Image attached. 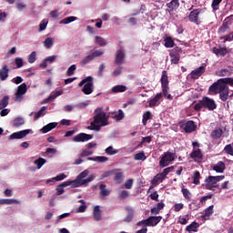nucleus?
Instances as JSON below:
<instances>
[{
    "instance_id": "nucleus-51",
    "label": "nucleus",
    "mask_w": 233,
    "mask_h": 233,
    "mask_svg": "<svg viewBox=\"0 0 233 233\" xmlns=\"http://www.w3.org/2000/svg\"><path fill=\"white\" fill-rule=\"evenodd\" d=\"M113 119H116V121H121V120L125 119V113H123V110L119 109L118 114L115 115L113 116Z\"/></svg>"
},
{
    "instance_id": "nucleus-19",
    "label": "nucleus",
    "mask_w": 233,
    "mask_h": 233,
    "mask_svg": "<svg viewBox=\"0 0 233 233\" xmlns=\"http://www.w3.org/2000/svg\"><path fill=\"white\" fill-rule=\"evenodd\" d=\"M218 94L221 101L225 103L228 99V94H229L228 86H227V85H224L223 87H220Z\"/></svg>"
},
{
    "instance_id": "nucleus-45",
    "label": "nucleus",
    "mask_w": 233,
    "mask_h": 233,
    "mask_svg": "<svg viewBox=\"0 0 233 233\" xmlns=\"http://www.w3.org/2000/svg\"><path fill=\"white\" fill-rule=\"evenodd\" d=\"M44 46H46V48H52V46H54V38H46V40L44 41Z\"/></svg>"
},
{
    "instance_id": "nucleus-50",
    "label": "nucleus",
    "mask_w": 233,
    "mask_h": 233,
    "mask_svg": "<svg viewBox=\"0 0 233 233\" xmlns=\"http://www.w3.org/2000/svg\"><path fill=\"white\" fill-rule=\"evenodd\" d=\"M45 163H46V159L43 157H39L38 159L34 161V165H36L38 169L41 168L43 165H45Z\"/></svg>"
},
{
    "instance_id": "nucleus-56",
    "label": "nucleus",
    "mask_w": 233,
    "mask_h": 233,
    "mask_svg": "<svg viewBox=\"0 0 233 233\" xmlns=\"http://www.w3.org/2000/svg\"><path fill=\"white\" fill-rule=\"evenodd\" d=\"M201 177V174L199 171H196L193 176V183L194 185H199V179Z\"/></svg>"
},
{
    "instance_id": "nucleus-8",
    "label": "nucleus",
    "mask_w": 233,
    "mask_h": 233,
    "mask_svg": "<svg viewBox=\"0 0 233 233\" xmlns=\"http://www.w3.org/2000/svg\"><path fill=\"white\" fill-rule=\"evenodd\" d=\"M94 138V135H88L86 133H79L78 135L73 137L75 143H85L86 141H90Z\"/></svg>"
},
{
    "instance_id": "nucleus-13",
    "label": "nucleus",
    "mask_w": 233,
    "mask_h": 233,
    "mask_svg": "<svg viewBox=\"0 0 233 233\" xmlns=\"http://www.w3.org/2000/svg\"><path fill=\"white\" fill-rule=\"evenodd\" d=\"M161 219H163V217L161 216H151L147 218V227H157V225L161 223Z\"/></svg>"
},
{
    "instance_id": "nucleus-63",
    "label": "nucleus",
    "mask_w": 233,
    "mask_h": 233,
    "mask_svg": "<svg viewBox=\"0 0 233 233\" xmlns=\"http://www.w3.org/2000/svg\"><path fill=\"white\" fill-rule=\"evenodd\" d=\"M185 199H190V191H188V189L183 187L181 190Z\"/></svg>"
},
{
    "instance_id": "nucleus-22",
    "label": "nucleus",
    "mask_w": 233,
    "mask_h": 233,
    "mask_svg": "<svg viewBox=\"0 0 233 233\" xmlns=\"http://www.w3.org/2000/svg\"><path fill=\"white\" fill-rule=\"evenodd\" d=\"M10 73V68L8 66L5 65L0 69V79L1 81H6L8 79V74Z\"/></svg>"
},
{
    "instance_id": "nucleus-36",
    "label": "nucleus",
    "mask_w": 233,
    "mask_h": 233,
    "mask_svg": "<svg viewBox=\"0 0 233 233\" xmlns=\"http://www.w3.org/2000/svg\"><path fill=\"white\" fill-rule=\"evenodd\" d=\"M112 92L114 94H117L119 92H127V86H124V85L115 86L112 88Z\"/></svg>"
},
{
    "instance_id": "nucleus-31",
    "label": "nucleus",
    "mask_w": 233,
    "mask_h": 233,
    "mask_svg": "<svg viewBox=\"0 0 233 233\" xmlns=\"http://www.w3.org/2000/svg\"><path fill=\"white\" fill-rule=\"evenodd\" d=\"M221 136H223V129H221V128H216L210 134V137L213 139H219L221 137Z\"/></svg>"
},
{
    "instance_id": "nucleus-18",
    "label": "nucleus",
    "mask_w": 233,
    "mask_h": 233,
    "mask_svg": "<svg viewBox=\"0 0 233 233\" xmlns=\"http://www.w3.org/2000/svg\"><path fill=\"white\" fill-rule=\"evenodd\" d=\"M225 179V175H220V176H209L208 178H206V183H211V185L218 186V183L219 181H223Z\"/></svg>"
},
{
    "instance_id": "nucleus-3",
    "label": "nucleus",
    "mask_w": 233,
    "mask_h": 233,
    "mask_svg": "<svg viewBox=\"0 0 233 233\" xmlns=\"http://www.w3.org/2000/svg\"><path fill=\"white\" fill-rule=\"evenodd\" d=\"M78 86H84L82 88L83 94H85L86 96H90V94L94 92V77L86 76L79 82Z\"/></svg>"
},
{
    "instance_id": "nucleus-59",
    "label": "nucleus",
    "mask_w": 233,
    "mask_h": 233,
    "mask_svg": "<svg viewBox=\"0 0 233 233\" xmlns=\"http://www.w3.org/2000/svg\"><path fill=\"white\" fill-rule=\"evenodd\" d=\"M94 154V151L90 149H85L81 154L80 157H88V156H92Z\"/></svg>"
},
{
    "instance_id": "nucleus-16",
    "label": "nucleus",
    "mask_w": 233,
    "mask_h": 233,
    "mask_svg": "<svg viewBox=\"0 0 233 233\" xmlns=\"http://www.w3.org/2000/svg\"><path fill=\"white\" fill-rule=\"evenodd\" d=\"M207 70V67L205 66H201L198 67L197 69L193 70L190 73L191 79H199L201 77L202 74H205Z\"/></svg>"
},
{
    "instance_id": "nucleus-58",
    "label": "nucleus",
    "mask_w": 233,
    "mask_h": 233,
    "mask_svg": "<svg viewBox=\"0 0 233 233\" xmlns=\"http://www.w3.org/2000/svg\"><path fill=\"white\" fill-rule=\"evenodd\" d=\"M89 171L87 169L84 170L82 173H80L76 179L75 181H79L81 179H85V177H86V176H88Z\"/></svg>"
},
{
    "instance_id": "nucleus-20",
    "label": "nucleus",
    "mask_w": 233,
    "mask_h": 233,
    "mask_svg": "<svg viewBox=\"0 0 233 233\" xmlns=\"http://www.w3.org/2000/svg\"><path fill=\"white\" fill-rule=\"evenodd\" d=\"M70 185L73 186L72 180H67L58 185L56 187V196H61L62 194H65V187H70Z\"/></svg>"
},
{
    "instance_id": "nucleus-17",
    "label": "nucleus",
    "mask_w": 233,
    "mask_h": 233,
    "mask_svg": "<svg viewBox=\"0 0 233 233\" xmlns=\"http://www.w3.org/2000/svg\"><path fill=\"white\" fill-rule=\"evenodd\" d=\"M160 83L162 89H164L165 92H167V90H170V87H168V74L165 70L162 71Z\"/></svg>"
},
{
    "instance_id": "nucleus-4",
    "label": "nucleus",
    "mask_w": 233,
    "mask_h": 233,
    "mask_svg": "<svg viewBox=\"0 0 233 233\" xmlns=\"http://www.w3.org/2000/svg\"><path fill=\"white\" fill-rule=\"evenodd\" d=\"M176 159V157L171 152H166L163 154L162 157L160 158L159 165L164 168V167H168L172 161Z\"/></svg>"
},
{
    "instance_id": "nucleus-27",
    "label": "nucleus",
    "mask_w": 233,
    "mask_h": 233,
    "mask_svg": "<svg viewBox=\"0 0 233 233\" xmlns=\"http://www.w3.org/2000/svg\"><path fill=\"white\" fill-rule=\"evenodd\" d=\"M205 213L201 216L202 219H208L214 214V205L209 206L205 209Z\"/></svg>"
},
{
    "instance_id": "nucleus-53",
    "label": "nucleus",
    "mask_w": 233,
    "mask_h": 233,
    "mask_svg": "<svg viewBox=\"0 0 233 233\" xmlns=\"http://www.w3.org/2000/svg\"><path fill=\"white\" fill-rule=\"evenodd\" d=\"M37 59V52L33 51L29 56H28V63H35V60Z\"/></svg>"
},
{
    "instance_id": "nucleus-49",
    "label": "nucleus",
    "mask_w": 233,
    "mask_h": 233,
    "mask_svg": "<svg viewBox=\"0 0 233 233\" xmlns=\"http://www.w3.org/2000/svg\"><path fill=\"white\" fill-rule=\"evenodd\" d=\"M95 43L96 45H99V46H106V40L101 36H96V41Z\"/></svg>"
},
{
    "instance_id": "nucleus-5",
    "label": "nucleus",
    "mask_w": 233,
    "mask_h": 233,
    "mask_svg": "<svg viewBox=\"0 0 233 233\" xmlns=\"http://www.w3.org/2000/svg\"><path fill=\"white\" fill-rule=\"evenodd\" d=\"M199 14H201L200 8L194 9L188 15V21H190V23H194V25H197L198 26H199V25H201V20L199 19Z\"/></svg>"
},
{
    "instance_id": "nucleus-48",
    "label": "nucleus",
    "mask_w": 233,
    "mask_h": 233,
    "mask_svg": "<svg viewBox=\"0 0 233 233\" xmlns=\"http://www.w3.org/2000/svg\"><path fill=\"white\" fill-rule=\"evenodd\" d=\"M45 110H46V106H42L41 109L38 112H35L34 115V120L37 121V119H39V117H41L42 116H44V112Z\"/></svg>"
},
{
    "instance_id": "nucleus-44",
    "label": "nucleus",
    "mask_w": 233,
    "mask_h": 233,
    "mask_svg": "<svg viewBox=\"0 0 233 233\" xmlns=\"http://www.w3.org/2000/svg\"><path fill=\"white\" fill-rule=\"evenodd\" d=\"M90 61H94L92 55H88L86 57H84L80 61V65H81V66H85V65H88V63H90Z\"/></svg>"
},
{
    "instance_id": "nucleus-25",
    "label": "nucleus",
    "mask_w": 233,
    "mask_h": 233,
    "mask_svg": "<svg viewBox=\"0 0 233 233\" xmlns=\"http://www.w3.org/2000/svg\"><path fill=\"white\" fill-rule=\"evenodd\" d=\"M56 127H57L56 122L49 123L41 128V132H42V134H48V132H50V130H54V128H56Z\"/></svg>"
},
{
    "instance_id": "nucleus-6",
    "label": "nucleus",
    "mask_w": 233,
    "mask_h": 233,
    "mask_svg": "<svg viewBox=\"0 0 233 233\" xmlns=\"http://www.w3.org/2000/svg\"><path fill=\"white\" fill-rule=\"evenodd\" d=\"M26 90H27V87L25 83H23L18 86L17 91L15 94V101L16 103H21V101H23V97H24L23 96L26 94Z\"/></svg>"
},
{
    "instance_id": "nucleus-39",
    "label": "nucleus",
    "mask_w": 233,
    "mask_h": 233,
    "mask_svg": "<svg viewBox=\"0 0 233 233\" xmlns=\"http://www.w3.org/2000/svg\"><path fill=\"white\" fill-rule=\"evenodd\" d=\"M105 153L107 154V156H116V154L119 153V149H114V147L109 146L105 149Z\"/></svg>"
},
{
    "instance_id": "nucleus-24",
    "label": "nucleus",
    "mask_w": 233,
    "mask_h": 233,
    "mask_svg": "<svg viewBox=\"0 0 233 233\" xmlns=\"http://www.w3.org/2000/svg\"><path fill=\"white\" fill-rule=\"evenodd\" d=\"M169 12H174L179 8V0H171L169 3L167 4Z\"/></svg>"
},
{
    "instance_id": "nucleus-41",
    "label": "nucleus",
    "mask_w": 233,
    "mask_h": 233,
    "mask_svg": "<svg viewBox=\"0 0 233 233\" xmlns=\"http://www.w3.org/2000/svg\"><path fill=\"white\" fill-rule=\"evenodd\" d=\"M114 179L116 183L120 185V183H123V179H125V175L123 174V172L116 173Z\"/></svg>"
},
{
    "instance_id": "nucleus-23",
    "label": "nucleus",
    "mask_w": 233,
    "mask_h": 233,
    "mask_svg": "<svg viewBox=\"0 0 233 233\" xmlns=\"http://www.w3.org/2000/svg\"><path fill=\"white\" fill-rule=\"evenodd\" d=\"M21 202L15 198H1L0 205H19Z\"/></svg>"
},
{
    "instance_id": "nucleus-15",
    "label": "nucleus",
    "mask_w": 233,
    "mask_h": 233,
    "mask_svg": "<svg viewBox=\"0 0 233 233\" xmlns=\"http://www.w3.org/2000/svg\"><path fill=\"white\" fill-rule=\"evenodd\" d=\"M161 101H163V93H157L154 98L149 100L150 108H154V106H159V105H161Z\"/></svg>"
},
{
    "instance_id": "nucleus-7",
    "label": "nucleus",
    "mask_w": 233,
    "mask_h": 233,
    "mask_svg": "<svg viewBox=\"0 0 233 233\" xmlns=\"http://www.w3.org/2000/svg\"><path fill=\"white\" fill-rule=\"evenodd\" d=\"M180 128H183L186 134H192V132H196L198 126L196 125V122H194L193 120H188L187 122L182 124L180 126Z\"/></svg>"
},
{
    "instance_id": "nucleus-47",
    "label": "nucleus",
    "mask_w": 233,
    "mask_h": 233,
    "mask_svg": "<svg viewBox=\"0 0 233 233\" xmlns=\"http://www.w3.org/2000/svg\"><path fill=\"white\" fill-rule=\"evenodd\" d=\"M222 2H223V0H213L212 1L211 8L214 10V12H217V10H219V5H221Z\"/></svg>"
},
{
    "instance_id": "nucleus-30",
    "label": "nucleus",
    "mask_w": 233,
    "mask_h": 233,
    "mask_svg": "<svg viewBox=\"0 0 233 233\" xmlns=\"http://www.w3.org/2000/svg\"><path fill=\"white\" fill-rule=\"evenodd\" d=\"M164 46L166 48H174L176 46V43L174 42V39H172V36H167L164 39Z\"/></svg>"
},
{
    "instance_id": "nucleus-28",
    "label": "nucleus",
    "mask_w": 233,
    "mask_h": 233,
    "mask_svg": "<svg viewBox=\"0 0 233 233\" xmlns=\"http://www.w3.org/2000/svg\"><path fill=\"white\" fill-rule=\"evenodd\" d=\"M93 218L95 221H101V209L99 208V206H96L93 209Z\"/></svg>"
},
{
    "instance_id": "nucleus-64",
    "label": "nucleus",
    "mask_w": 233,
    "mask_h": 233,
    "mask_svg": "<svg viewBox=\"0 0 233 233\" xmlns=\"http://www.w3.org/2000/svg\"><path fill=\"white\" fill-rule=\"evenodd\" d=\"M221 39H224V43H227V41H228V42L233 41V32L221 37Z\"/></svg>"
},
{
    "instance_id": "nucleus-11",
    "label": "nucleus",
    "mask_w": 233,
    "mask_h": 233,
    "mask_svg": "<svg viewBox=\"0 0 233 233\" xmlns=\"http://www.w3.org/2000/svg\"><path fill=\"white\" fill-rule=\"evenodd\" d=\"M96 179L95 176H89L86 179H80V180H71L73 187L76 188L77 187H81L82 185H88V183H92Z\"/></svg>"
},
{
    "instance_id": "nucleus-9",
    "label": "nucleus",
    "mask_w": 233,
    "mask_h": 233,
    "mask_svg": "<svg viewBox=\"0 0 233 233\" xmlns=\"http://www.w3.org/2000/svg\"><path fill=\"white\" fill-rule=\"evenodd\" d=\"M225 84L221 83L220 79H218L217 82L212 84L208 88L209 94H214L215 96L219 94V91L221 90V87H223Z\"/></svg>"
},
{
    "instance_id": "nucleus-42",
    "label": "nucleus",
    "mask_w": 233,
    "mask_h": 233,
    "mask_svg": "<svg viewBox=\"0 0 233 233\" xmlns=\"http://www.w3.org/2000/svg\"><path fill=\"white\" fill-rule=\"evenodd\" d=\"M59 96H63V90H56L48 98L47 101H54V99L59 97Z\"/></svg>"
},
{
    "instance_id": "nucleus-26",
    "label": "nucleus",
    "mask_w": 233,
    "mask_h": 233,
    "mask_svg": "<svg viewBox=\"0 0 233 233\" xmlns=\"http://www.w3.org/2000/svg\"><path fill=\"white\" fill-rule=\"evenodd\" d=\"M225 168L226 167L223 161H218L217 165L213 167V170H215V172H218V174H223V172H225Z\"/></svg>"
},
{
    "instance_id": "nucleus-43",
    "label": "nucleus",
    "mask_w": 233,
    "mask_h": 233,
    "mask_svg": "<svg viewBox=\"0 0 233 233\" xmlns=\"http://www.w3.org/2000/svg\"><path fill=\"white\" fill-rule=\"evenodd\" d=\"M181 54H183V50L179 46H176L171 50L169 53V56H181Z\"/></svg>"
},
{
    "instance_id": "nucleus-38",
    "label": "nucleus",
    "mask_w": 233,
    "mask_h": 233,
    "mask_svg": "<svg viewBox=\"0 0 233 233\" xmlns=\"http://www.w3.org/2000/svg\"><path fill=\"white\" fill-rule=\"evenodd\" d=\"M10 99V96H5L1 100H0V110H3V108H6L8 106V101Z\"/></svg>"
},
{
    "instance_id": "nucleus-2",
    "label": "nucleus",
    "mask_w": 233,
    "mask_h": 233,
    "mask_svg": "<svg viewBox=\"0 0 233 233\" xmlns=\"http://www.w3.org/2000/svg\"><path fill=\"white\" fill-rule=\"evenodd\" d=\"M201 108H207L209 111H212L218 108V105L214 99L208 96H203V98L194 106V110H196V112H200Z\"/></svg>"
},
{
    "instance_id": "nucleus-12",
    "label": "nucleus",
    "mask_w": 233,
    "mask_h": 233,
    "mask_svg": "<svg viewBox=\"0 0 233 233\" xmlns=\"http://www.w3.org/2000/svg\"><path fill=\"white\" fill-rule=\"evenodd\" d=\"M125 61V50L118 49L116 51L115 54V63L118 66H121L123 65V62Z\"/></svg>"
},
{
    "instance_id": "nucleus-54",
    "label": "nucleus",
    "mask_w": 233,
    "mask_h": 233,
    "mask_svg": "<svg viewBox=\"0 0 233 233\" xmlns=\"http://www.w3.org/2000/svg\"><path fill=\"white\" fill-rule=\"evenodd\" d=\"M224 152L229 156H233V143L226 145L224 147Z\"/></svg>"
},
{
    "instance_id": "nucleus-34",
    "label": "nucleus",
    "mask_w": 233,
    "mask_h": 233,
    "mask_svg": "<svg viewBox=\"0 0 233 233\" xmlns=\"http://www.w3.org/2000/svg\"><path fill=\"white\" fill-rule=\"evenodd\" d=\"M25 125V118L18 116L13 120V127L15 128H19V127H23Z\"/></svg>"
},
{
    "instance_id": "nucleus-32",
    "label": "nucleus",
    "mask_w": 233,
    "mask_h": 233,
    "mask_svg": "<svg viewBox=\"0 0 233 233\" xmlns=\"http://www.w3.org/2000/svg\"><path fill=\"white\" fill-rule=\"evenodd\" d=\"M198 227H199V223L194 221L190 225L187 226L186 231L187 232H198Z\"/></svg>"
},
{
    "instance_id": "nucleus-52",
    "label": "nucleus",
    "mask_w": 233,
    "mask_h": 233,
    "mask_svg": "<svg viewBox=\"0 0 233 233\" xmlns=\"http://www.w3.org/2000/svg\"><path fill=\"white\" fill-rule=\"evenodd\" d=\"M87 130H96V132H99L101 130V126L94 123V120L91 122V125L87 127Z\"/></svg>"
},
{
    "instance_id": "nucleus-21",
    "label": "nucleus",
    "mask_w": 233,
    "mask_h": 233,
    "mask_svg": "<svg viewBox=\"0 0 233 233\" xmlns=\"http://www.w3.org/2000/svg\"><path fill=\"white\" fill-rule=\"evenodd\" d=\"M163 181H165V178L161 176V174H157L151 180V187H149V190H152L154 187H157V185H159V183H163Z\"/></svg>"
},
{
    "instance_id": "nucleus-60",
    "label": "nucleus",
    "mask_w": 233,
    "mask_h": 233,
    "mask_svg": "<svg viewBox=\"0 0 233 233\" xmlns=\"http://www.w3.org/2000/svg\"><path fill=\"white\" fill-rule=\"evenodd\" d=\"M123 72V67H121L120 66H118L114 72L112 73V76H114V77H117V76H121V73Z\"/></svg>"
},
{
    "instance_id": "nucleus-10",
    "label": "nucleus",
    "mask_w": 233,
    "mask_h": 233,
    "mask_svg": "<svg viewBox=\"0 0 233 233\" xmlns=\"http://www.w3.org/2000/svg\"><path fill=\"white\" fill-rule=\"evenodd\" d=\"M30 132H32V129H25L22 131L15 132L9 136L8 139H23V137H26Z\"/></svg>"
},
{
    "instance_id": "nucleus-61",
    "label": "nucleus",
    "mask_w": 233,
    "mask_h": 233,
    "mask_svg": "<svg viewBox=\"0 0 233 233\" xmlns=\"http://www.w3.org/2000/svg\"><path fill=\"white\" fill-rule=\"evenodd\" d=\"M15 64L16 66V68H21L23 67L24 62H23V58L21 57H16L15 59Z\"/></svg>"
},
{
    "instance_id": "nucleus-57",
    "label": "nucleus",
    "mask_w": 233,
    "mask_h": 233,
    "mask_svg": "<svg viewBox=\"0 0 233 233\" xmlns=\"http://www.w3.org/2000/svg\"><path fill=\"white\" fill-rule=\"evenodd\" d=\"M169 57L172 65H177V63H179V60L181 59V56H177L174 55H169Z\"/></svg>"
},
{
    "instance_id": "nucleus-29",
    "label": "nucleus",
    "mask_w": 233,
    "mask_h": 233,
    "mask_svg": "<svg viewBox=\"0 0 233 233\" xmlns=\"http://www.w3.org/2000/svg\"><path fill=\"white\" fill-rule=\"evenodd\" d=\"M126 210L127 212V215L124 218V222L130 223V221H132V219H134V209L132 208H127Z\"/></svg>"
},
{
    "instance_id": "nucleus-62",
    "label": "nucleus",
    "mask_w": 233,
    "mask_h": 233,
    "mask_svg": "<svg viewBox=\"0 0 233 233\" xmlns=\"http://www.w3.org/2000/svg\"><path fill=\"white\" fill-rule=\"evenodd\" d=\"M223 23L227 24L228 25H233V15L226 17L223 21Z\"/></svg>"
},
{
    "instance_id": "nucleus-33",
    "label": "nucleus",
    "mask_w": 233,
    "mask_h": 233,
    "mask_svg": "<svg viewBox=\"0 0 233 233\" xmlns=\"http://www.w3.org/2000/svg\"><path fill=\"white\" fill-rule=\"evenodd\" d=\"M227 32H232V28L225 22L222 23V25L218 28V34H227Z\"/></svg>"
},
{
    "instance_id": "nucleus-46",
    "label": "nucleus",
    "mask_w": 233,
    "mask_h": 233,
    "mask_svg": "<svg viewBox=\"0 0 233 233\" xmlns=\"http://www.w3.org/2000/svg\"><path fill=\"white\" fill-rule=\"evenodd\" d=\"M134 159L136 161H145V159H147V156L145 155V152H139L134 156Z\"/></svg>"
},
{
    "instance_id": "nucleus-40",
    "label": "nucleus",
    "mask_w": 233,
    "mask_h": 233,
    "mask_svg": "<svg viewBox=\"0 0 233 233\" xmlns=\"http://www.w3.org/2000/svg\"><path fill=\"white\" fill-rule=\"evenodd\" d=\"M231 75H232V71H230V69H221L217 72V76H218L219 77H225L227 76H231Z\"/></svg>"
},
{
    "instance_id": "nucleus-37",
    "label": "nucleus",
    "mask_w": 233,
    "mask_h": 233,
    "mask_svg": "<svg viewBox=\"0 0 233 233\" xmlns=\"http://www.w3.org/2000/svg\"><path fill=\"white\" fill-rule=\"evenodd\" d=\"M74 21H77V17L76 16H68L64 19H62L59 22V25H69V23H74Z\"/></svg>"
},
{
    "instance_id": "nucleus-55",
    "label": "nucleus",
    "mask_w": 233,
    "mask_h": 233,
    "mask_svg": "<svg viewBox=\"0 0 233 233\" xmlns=\"http://www.w3.org/2000/svg\"><path fill=\"white\" fill-rule=\"evenodd\" d=\"M77 69V66L76 65H72L66 71V76H74L76 74V70Z\"/></svg>"
},
{
    "instance_id": "nucleus-1",
    "label": "nucleus",
    "mask_w": 233,
    "mask_h": 233,
    "mask_svg": "<svg viewBox=\"0 0 233 233\" xmlns=\"http://www.w3.org/2000/svg\"><path fill=\"white\" fill-rule=\"evenodd\" d=\"M93 119V122L98 125V127L101 128V127H107V125H109L108 119H110V116L106 115L105 110H103V107H97L95 110V116Z\"/></svg>"
},
{
    "instance_id": "nucleus-35",
    "label": "nucleus",
    "mask_w": 233,
    "mask_h": 233,
    "mask_svg": "<svg viewBox=\"0 0 233 233\" xmlns=\"http://www.w3.org/2000/svg\"><path fill=\"white\" fill-rule=\"evenodd\" d=\"M99 190H100V196H103V198H106V196H110V189H106V185L100 184Z\"/></svg>"
},
{
    "instance_id": "nucleus-14",
    "label": "nucleus",
    "mask_w": 233,
    "mask_h": 233,
    "mask_svg": "<svg viewBox=\"0 0 233 233\" xmlns=\"http://www.w3.org/2000/svg\"><path fill=\"white\" fill-rule=\"evenodd\" d=\"M191 159H194L196 163H201L203 161V153L201 152V149H193V151L190 153Z\"/></svg>"
}]
</instances>
